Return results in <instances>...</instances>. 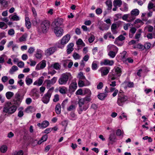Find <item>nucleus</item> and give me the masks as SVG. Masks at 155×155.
Wrapping results in <instances>:
<instances>
[{"instance_id":"nucleus-1","label":"nucleus","mask_w":155,"mask_h":155,"mask_svg":"<svg viewBox=\"0 0 155 155\" xmlns=\"http://www.w3.org/2000/svg\"><path fill=\"white\" fill-rule=\"evenodd\" d=\"M91 100V99L90 97H87L81 98L79 100L78 112L79 114H81L83 111H86L87 110L89 107L88 103Z\"/></svg>"},{"instance_id":"nucleus-2","label":"nucleus","mask_w":155,"mask_h":155,"mask_svg":"<svg viewBox=\"0 0 155 155\" xmlns=\"http://www.w3.org/2000/svg\"><path fill=\"white\" fill-rule=\"evenodd\" d=\"M73 78V77L70 73L66 72L62 74L58 79V82L61 85H64L67 84L68 80H71Z\"/></svg>"},{"instance_id":"nucleus-3","label":"nucleus","mask_w":155,"mask_h":155,"mask_svg":"<svg viewBox=\"0 0 155 155\" xmlns=\"http://www.w3.org/2000/svg\"><path fill=\"white\" fill-rule=\"evenodd\" d=\"M17 108L11 102H8L5 105L3 111L5 113L12 114L16 111Z\"/></svg>"},{"instance_id":"nucleus-4","label":"nucleus","mask_w":155,"mask_h":155,"mask_svg":"<svg viewBox=\"0 0 155 155\" xmlns=\"http://www.w3.org/2000/svg\"><path fill=\"white\" fill-rule=\"evenodd\" d=\"M115 72L110 74L108 75L110 80H114L120 77L121 74L122 70L121 66H115L114 68Z\"/></svg>"},{"instance_id":"nucleus-5","label":"nucleus","mask_w":155,"mask_h":155,"mask_svg":"<svg viewBox=\"0 0 155 155\" xmlns=\"http://www.w3.org/2000/svg\"><path fill=\"white\" fill-rule=\"evenodd\" d=\"M71 37L69 34L65 35L62 38L61 42L57 45V47L59 48H63L64 45L69 41Z\"/></svg>"},{"instance_id":"nucleus-6","label":"nucleus","mask_w":155,"mask_h":155,"mask_svg":"<svg viewBox=\"0 0 155 155\" xmlns=\"http://www.w3.org/2000/svg\"><path fill=\"white\" fill-rule=\"evenodd\" d=\"M128 99L127 96L124 95H120L119 94L117 101V103L118 105L120 106H122L126 102Z\"/></svg>"},{"instance_id":"nucleus-7","label":"nucleus","mask_w":155,"mask_h":155,"mask_svg":"<svg viewBox=\"0 0 155 155\" xmlns=\"http://www.w3.org/2000/svg\"><path fill=\"white\" fill-rule=\"evenodd\" d=\"M50 24L48 21H45L42 23L39 30L40 32L42 31L43 33L46 32L48 30Z\"/></svg>"},{"instance_id":"nucleus-8","label":"nucleus","mask_w":155,"mask_h":155,"mask_svg":"<svg viewBox=\"0 0 155 155\" xmlns=\"http://www.w3.org/2000/svg\"><path fill=\"white\" fill-rule=\"evenodd\" d=\"M52 89V88L50 89L42 97L41 101L44 104H47L49 102L51 95Z\"/></svg>"},{"instance_id":"nucleus-9","label":"nucleus","mask_w":155,"mask_h":155,"mask_svg":"<svg viewBox=\"0 0 155 155\" xmlns=\"http://www.w3.org/2000/svg\"><path fill=\"white\" fill-rule=\"evenodd\" d=\"M23 98V96H21L19 93H17L14 96L13 99V101L15 104L19 105L21 102Z\"/></svg>"},{"instance_id":"nucleus-10","label":"nucleus","mask_w":155,"mask_h":155,"mask_svg":"<svg viewBox=\"0 0 155 155\" xmlns=\"http://www.w3.org/2000/svg\"><path fill=\"white\" fill-rule=\"evenodd\" d=\"M54 32L57 37H61L64 34V30L60 26H55Z\"/></svg>"},{"instance_id":"nucleus-11","label":"nucleus","mask_w":155,"mask_h":155,"mask_svg":"<svg viewBox=\"0 0 155 155\" xmlns=\"http://www.w3.org/2000/svg\"><path fill=\"white\" fill-rule=\"evenodd\" d=\"M77 88L76 81L75 80H73L69 86V91L70 92H74Z\"/></svg>"},{"instance_id":"nucleus-12","label":"nucleus","mask_w":155,"mask_h":155,"mask_svg":"<svg viewBox=\"0 0 155 155\" xmlns=\"http://www.w3.org/2000/svg\"><path fill=\"white\" fill-rule=\"evenodd\" d=\"M110 70V68L109 67H102L99 71L101 72V76L103 77L107 75L109 72Z\"/></svg>"},{"instance_id":"nucleus-13","label":"nucleus","mask_w":155,"mask_h":155,"mask_svg":"<svg viewBox=\"0 0 155 155\" xmlns=\"http://www.w3.org/2000/svg\"><path fill=\"white\" fill-rule=\"evenodd\" d=\"M78 84L79 87H82L88 86L90 83L87 80H79Z\"/></svg>"},{"instance_id":"nucleus-14","label":"nucleus","mask_w":155,"mask_h":155,"mask_svg":"<svg viewBox=\"0 0 155 155\" xmlns=\"http://www.w3.org/2000/svg\"><path fill=\"white\" fill-rule=\"evenodd\" d=\"M49 124V122L47 121H44L41 124L38 123L37 124V126L40 128H45L47 127Z\"/></svg>"},{"instance_id":"nucleus-15","label":"nucleus","mask_w":155,"mask_h":155,"mask_svg":"<svg viewBox=\"0 0 155 155\" xmlns=\"http://www.w3.org/2000/svg\"><path fill=\"white\" fill-rule=\"evenodd\" d=\"M55 51V49L54 47L48 48L45 51V54L47 55H50L53 54Z\"/></svg>"},{"instance_id":"nucleus-16","label":"nucleus","mask_w":155,"mask_h":155,"mask_svg":"<svg viewBox=\"0 0 155 155\" xmlns=\"http://www.w3.org/2000/svg\"><path fill=\"white\" fill-rule=\"evenodd\" d=\"M109 140L110 143H111L112 144L115 142L116 141L117 138L115 134H110L109 136Z\"/></svg>"},{"instance_id":"nucleus-17","label":"nucleus","mask_w":155,"mask_h":155,"mask_svg":"<svg viewBox=\"0 0 155 155\" xmlns=\"http://www.w3.org/2000/svg\"><path fill=\"white\" fill-rule=\"evenodd\" d=\"M74 44L72 43L69 44L67 46V52L68 54H70L73 50Z\"/></svg>"},{"instance_id":"nucleus-18","label":"nucleus","mask_w":155,"mask_h":155,"mask_svg":"<svg viewBox=\"0 0 155 155\" xmlns=\"http://www.w3.org/2000/svg\"><path fill=\"white\" fill-rule=\"evenodd\" d=\"M123 85L124 86V88L126 89L127 87H133L134 84L132 82L125 81L123 83Z\"/></svg>"},{"instance_id":"nucleus-19","label":"nucleus","mask_w":155,"mask_h":155,"mask_svg":"<svg viewBox=\"0 0 155 155\" xmlns=\"http://www.w3.org/2000/svg\"><path fill=\"white\" fill-rule=\"evenodd\" d=\"M63 22V19L62 18L55 19L54 21L55 26H60L61 25Z\"/></svg>"},{"instance_id":"nucleus-20","label":"nucleus","mask_w":155,"mask_h":155,"mask_svg":"<svg viewBox=\"0 0 155 155\" xmlns=\"http://www.w3.org/2000/svg\"><path fill=\"white\" fill-rule=\"evenodd\" d=\"M118 48L114 45H109L107 47V50L108 51H118Z\"/></svg>"},{"instance_id":"nucleus-21","label":"nucleus","mask_w":155,"mask_h":155,"mask_svg":"<svg viewBox=\"0 0 155 155\" xmlns=\"http://www.w3.org/2000/svg\"><path fill=\"white\" fill-rule=\"evenodd\" d=\"M125 39V37L124 36L122 35H120L118 37V40H117V39H116L115 41L114 42V43L115 44L117 45L118 46H121L122 45V44H120L118 43L120 41H123Z\"/></svg>"},{"instance_id":"nucleus-22","label":"nucleus","mask_w":155,"mask_h":155,"mask_svg":"<svg viewBox=\"0 0 155 155\" xmlns=\"http://www.w3.org/2000/svg\"><path fill=\"white\" fill-rule=\"evenodd\" d=\"M44 79L43 76L41 77L38 80L35 81L34 82L33 84L38 86H41L43 82Z\"/></svg>"},{"instance_id":"nucleus-23","label":"nucleus","mask_w":155,"mask_h":155,"mask_svg":"<svg viewBox=\"0 0 155 155\" xmlns=\"http://www.w3.org/2000/svg\"><path fill=\"white\" fill-rule=\"evenodd\" d=\"M43 51L41 49H38L36 51V53L35 54L36 58H37L40 59L42 56Z\"/></svg>"},{"instance_id":"nucleus-24","label":"nucleus","mask_w":155,"mask_h":155,"mask_svg":"<svg viewBox=\"0 0 155 155\" xmlns=\"http://www.w3.org/2000/svg\"><path fill=\"white\" fill-rule=\"evenodd\" d=\"M114 61L113 60H110L107 59H105L103 63L104 65H108L112 66L114 64Z\"/></svg>"},{"instance_id":"nucleus-25","label":"nucleus","mask_w":155,"mask_h":155,"mask_svg":"<svg viewBox=\"0 0 155 155\" xmlns=\"http://www.w3.org/2000/svg\"><path fill=\"white\" fill-rule=\"evenodd\" d=\"M25 25L28 29L30 28L31 27V23L30 21L29 18L26 17L25 18Z\"/></svg>"},{"instance_id":"nucleus-26","label":"nucleus","mask_w":155,"mask_h":155,"mask_svg":"<svg viewBox=\"0 0 155 155\" xmlns=\"http://www.w3.org/2000/svg\"><path fill=\"white\" fill-rule=\"evenodd\" d=\"M32 96L34 99H37L39 97V94L38 92L35 89H33L31 91Z\"/></svg>"},{"instance_id":"nucleus-27","label":"nucleus","mask_w":155,"mask_h":155,"mask_svg":"<svg viewBox=\"0 0 155 155\" xmlns=\"http://www.w3.org/2000/svg\"><path fill=\"white\" fill-rule=\"evenodd\" d=\"M61 105L59 104H58L55 106V112L57 114H59L61 113Z\"/></svg>"},{"instance_id":"nucleus-28","label":"nucleus","mask_w":155,"mask_h":155,"mask_svg":"<svg viewBox=\"0 0 155 155\" xmlns=\"http://www.w3.org/2000/svg\"><path fill=\"white\" fill-rule=\"evenodd\" d=\"M117 25L116 24H113L111 26V30L114 34H116L117 32Z\"/></svg>"},{"instance_id":"nucleus-29","label":"nucleus","mask_w":155,"mask_h":155,"mask_svg":"<svg viewBox=\"0 0 155 155\" xmlns=\"http://www.w3.org/2000/svg\"><path fill=\"white\" fill-rule=\"evenodd\" d=\"M122 4L121 0H114L113 2V5L114 6H118L120 7Z\"/></svg>"},{"instance_id":"nucleus-30","label":"nucleus","mask_w":155,"mask_h":155,"mask_svg":"<svg viewBox=\"0 0 155 155\" xmlns=\"http://www.w3.org/2000/svg\"><path fill=\"white\" fill-rule=\"evenodd\" d=\"M48 138V136L47 135L43 136L41 139V140L38 141V144H40L43 142L47 140Z\"/></svg>"},{"instance_id":"nucleus-31","label":"nucleus","mask_w":155,"mask_h":155,"mask_svg":"<svg viewBox=\"0 0 155 155\" xmlns=\"http://www.w3.org/2000/svg\"><path fill=\"white\" fill-rule=\"evenodd\" d=\"M14 93L11 91H8L5 94V96L8 99H10L14 96Z\"/></svg>"},{"instance_id":"nucleus-32","label":"nucleus","mask_w":155,"mask_h":155,"mask_svg":"<svg viewBox=\"0 0 155 155\" xmlns=\"http://www.w3.org/2000/svg\"><path fill=\"white\" fill-rule=\"evenodd\" d=\"M118 51H109L108 53V55L111 58H114L115 56Z\"/></svg>"},{"instance_id":"nucleus-33","label":"nucleus","mask_w":155,"mask_h":155,"mask_svg":"<svg viewBox=\"0 0 155 155\" xmlns=\"http://www.w3.org/2000/svg\"><path fill=\"white\" fill-rule=\"evenodd\" d=\"M130 13L135 17L139 15V11L137 9H134L131 11Z\"/></svg>"},{"instance_id":"nucleus-34","label":"nucleus","mask_w":155,"mask_h":155,"mask_svg":"<svg viewBox=\"0 0 155 155\" xmlns=\"http://www.w3.org/2000/svg\"><path fill=\"white\" fill-rule=\"evenodd\" d=\"M27 36V34L26 33H25L19 38V41L20 42H21L26 41Z\"/></svg>"},{"instance_id":"nucleus-35","label":"nucleus","mask_w":155,"mask_h":155,"mask_svg":"<svg viewBox=\"0 0 155 155\" xmlns=\"http://www.w3.org/2000/svg\"><path fill=\"white\" fill-rule=\"evenodd\" d=\"M98 62L96 61H94L92 64L91 68L92 70H96L97 68V64Z\"/></svg>"},{"instance_id":"nucleus-36","label":"nucleus","mask_w":155,"mask_h":155,"mask_svg":"<svg viewBox=\"0 0 155 155\" xmlns=\"http://www.w3.org/2000/svg\"><path fill=\"white\" fill-rule=\"evenodd\" d=\"M84 94H87L88 96L87 97H90L91 94V90L89 89L84 88Z\"/></svg>"},{"instance_id":"nucleus-37","label":"nucleus","mask_w":155,"mask_h":155,"mask_svg":"<svg viewBox=\"0 0 155 155\" xmlns=\"http://www.w3.org/2000/svg\"><path fill=\"white\" fill-rule=\"evenodd\" d=\"M67 91V88L65 87H59V92L62 94H64L66 93Z\"/></svg>"},{"instance_id":"nucleus-38","label":"nucleus","mask_w":155,"mask_h":155,"mask_svg":"<svg viewBox=\"0 0 155 155\" xmlns=\"http://www.w3.org/2000/svg\"><path fill=\"white\" fill-rule=\"evenodd\" d=\"M14 14V15H12L11 19L13 21H18L19 20L20 18L19 16L17 15L15 13Z\"/></svg>"},{"instance_id":"nucleus-39","label":"nucleus","mask_w":155,"mask_h":155,"mask_svg":"<svg viewBox=\"0 0 155 155\" xmlns=\"http://www.w3.org/2000/svg\"><path fill=\"white\" fill-rule=\"evenodd\" d=\"M18 69V68L15 65L13 66L10 69L9 73L11 74H13L14 72Z\"/></svg>"},{"instance_id":"nucleus-40","label":"nucleus","mask_w":155,"mask_h":155,"mask_svg":"<svg viewBox=\"0 0 155 155\" xmlns=\"http://www.w3.org/2000/svg\"><path fill=\"white\" fill-rule=\"evenodd\" d=\"M147 8L149 10L153 9V11H155V5L151 2H149L148 4Z\"/></svg>"},{"instance_id":"nucleus-41","label":"nucleus","mask_w":155,"mask_h":155,"mask_svg":"<svg viewBox=\"0 0 155 155\" xmlns=\"http://www.w3.org/2000/svg\"><path fill=\"white\" fill-rule=\"evenodd\" d=\"M8 27L7 25L4 22H0V28L2 29H5Z\"/></svg>"},{"instance_id":"nucleus-42","label":"nucleus","mask_w":155,"mask_h":155,"mask_svg":"<svg viewBox=\"0 0 155 155\" xmlns=\"http://www.w3.org/2000/svg\"><path fill=\"white\" fill-rule=\"evenodd\" d=\"M107 94L104 93H101L98 95V98L101 100H102L107 97Z\"/></svg>"},{"instance_id":"nucleus-43","label":"nucleus","mask_w":155,"mask_h":155,"mask_svg":"<svg viewBox=\"0 0 155 155\" xmlns=\"http://www.w3.org/2000/svg\"><path fill=\"white\" fill-rule=\"evenodd\" d=\"M128 19L127 21L128 22H131L133 21L134 19L135 18V17L133 15H131V14H128Z\"/></svg>"},{"instance_id":"nucleus-44","label":"nucleus","mask_w":155,"mask_h":155,"mask_svg":"<svg viewBox=\"0 0 155 155\" xmlns=\"http://www.w3.org/2000/svg\"><path fill=\"white\" fill-rule=\"evenodd\" d=\"M127 52L125 51H123L121 54L120 58L123 61L125 60Z\"/></svg>"},{"instance_id":"nucleus-45","label":"nucleus","mask_w":155,"mask_h":155,"mask_svg":"<svg viewBox=\"0 0 155 155\" xmlns=\"http://www.w3.org/2000/svg\"><path fill=\"white\" fill-rule=\"evenodd\" d=\"M78 78H79V80H87L85 77L83 75V73L81 72L78 74Z\"/></svg>"},{"instance_id":"nucleus-46","label":"nucleus","mask_w":155,"mask_h":155,"mask_svg":"<svg viewBox=\"0 0 155 155\" xmlns=\"http://www.w3.org/2000/svg\"><path fill=\"white\" fill-rule=\"evenodd\" d=\"M45 83L46 84L47 88H49L51 85H53L52 83L50 81V80H46L45 81Z\"/></svg>"},{"instance_id":"nucleus-47","label":"nucleus","mask_w":155,"mask_h":155,"mask_svg":"<svg viewBox=\"0 0 155 155\" xmlns=\"http://www.w3.org/2000/svg\"><path fill=\"white\" fill-rule=\"evenodd\" d=\"M25 82L27 85H29L32 83L33 80L31 78L27 77L25 79Z\"/></svg>"},{"instance_id":"nucleus-48","label":"nucleus","mask_w":155,"mask_h":155,"mask_svg":"<svg viewBox=\"0 0 155 155\" xmlns=\"http://www.w3.org/2000/svg\"><path fill=\"white\" fill-rule=\"evenodd\" d=\"M7 150V147L6 145H3L0 148V150L1 152L3 153H5Z\"/></svg>"},{"instance_id":"nucleus-49","label":"nucleus","mask_w":155,"mask_h":155,"mask_svg":"<svg viewBox=\"0 0 155 155\" xmlns=\"http://www.w3.org/2000/svg\"><path fill=\"white\" fill-rule=\"evenodd\" d=\"M53 68L56 70H59L61 68V66L58 63H55L53 65Z\"/></svg>"},{"instance_id":"nucleus-50","label":"nucleus","mask_w":155,"mask_h":155,"mask_svg":"<svg viewBox=\"0 0 155 155\" xmlns=\"http://www.w3.org/2000/svg\"><path fill=\"white\" fill-rule=\"evenodd\" d=\"M123 6V7L120 8V9L123 12H127L128 10L127 5L126 4H124Z\"/></svg>"},{"instance_id":"nucleus-51","label":"nucleus","mask_w":155,"mask_h":155,"mask_svg":"<svg viewBox=\"0 0 155 155\" xmlns=\"http://www.w3.org/2000/svg\"><path fill=\"white\" fill-rule=\"evenodd\" d=\"M135 48H137L141 50H143L144 49V45L140 44H138L137 45L134 47Z\"/></svg>"},{"instance_id":"nucleus-52","label":"nucleus","mask_w":155,"mask_h":155,"mask_svg":"<svg viewBox=\"0 0 155 155\" xmlns=\"http://www.w3.org/2000/svg\"><path fill=\"white\" fill-rule=\"evenodd\" d=\"M116 134L118 136L122 135V136L123 137L124 132L123 130L122 131L120 129H118L117 130Z\"/></svg>"},{"instance_id":"nucleus-53","label":"nucleus","mask_w":155,"mask_h":155,"mask_svg":"<svg viewBox=\"0 0 155 155\" xmlns=\"http://www.w3.org/2000/svg\"><path fill=\"white\" fill-rule=\"evenodd\" d=\"M77 44L78 45H81L82 46H85V44L81 39H79L76 42Z\"/></svg>"},{"instance_id":"nucleus-54","label":"nucleus","mask_w":155,"mask_h":155,"mask_svg":"<svg viewBox=\"0 0 155 155\" xmlns=\"http://www.w3.org/2000/svg\"><path fill=\"white\" fill-rule=\"evenodd\" d=\"M139 23L140 24V26H139L138 27H137L138 28L140 27V26L141 25H142L143 24V22L140 19H136L135 20L134 23L135 24H136Z\"/></svg>"},{"instance_id":"nucleus-55","label":"nucleus","mask_w":155,"mask_h":155,"mask_svg":"<svg viewBox=\"0 0 155 155\" xmlns=\"http://www.w3.org/2000/svg\"><path fill=\"white\" fill-rule=\"evenodd\" d=\"M73 56L75 60L79 59L81 57L79 54L76 52H74L73 53Z\"/></svg>"},{"instance_id":"nucleus-56","label":"nucleus","mask_w":155,"mask_h":155,"mask_svg":"<svg viewBox=\"0 0 155 155\" xmlns=\"http://www.w3.org/2000/svg\"><path fill=\"white\" fill-rule=\"evenodd\" d=\"M41 65V68L42 69L44 68L46 65V61L45 60H42L41 63H39Z\"/></svg>"},{"instance_id":"nucleus-57","label":"nucleus","mask_w":155,"mask_h":155,"mask_svg":"<svg viewBox=\"0 0 155 155\" xmlns=\"http://www.w3.org/2000/svg\"><path fill=\"white\" fill-rule=\"evenodd\" d=\"M25 64L24 62L20 61L17 63L18 66L20 68H22L24 67Z\"/></svg>"},{"instance_id":"nucleus-58","label":"nucleus","mask_w":155,"mask_h":155,"mask_svg":"<svg viewBox=\"0 0 155 155\" xmlns=\"http://www.w3.org/2000/svg\"><path fill=\"white\" fill-rule=\"evenodd\" d=\"M106 4L109 8H111L112 6V3L109 0L107 1L106 2Z\"/></svg>"},{"instance_id":"nucleus-59","label":"nucleus","mask_w":155,"mask_h":155,"mask_svg":"<svg viewBox=\"0 0 155 155\" xmlns=\"http://www.w3.org/2000/svg\"><path fill=\"white\" fill-rule=\"evenodd\" d=\"M151 46V44L150 43L147 42L145 44L144 47V49H148L150 48Z\"/></svg>"},{"instance_id":"nucleus-60","label":"nucleus","mask_w":155,"mask_h":155,"mask_svg":"<svg viewBox=\"0 0 155 155\" xmlns=\"http://www.w3.org/2000/svg\"><path fill=\"white\" fill-rule=\"evenodd\" d=\"M75 94L76 95H83V91L81 89H79L75 93Z\"/></svg>"},{"instance_id":"nucleus-61","label":"nucleus","mask_w":155,"mask_h":155,"mask_svg":"<svg viewBox=\"0 0 155 155\" xmlns=\"http://www.w3.org/2000/svg\"><path fill=\"white\" fill-rule=\"evenodd\" d=\"M76 107L75 105H72L70 106L67 108V110L69 111H71L74 110L75 109Z\"/></svg>"},{"instance_id":"nucleus-62","label":"nucleus","mask_w":155,"mask_h":155,"mask_svg":"<svg viewBox=\"0 0 155 155\" xmlns=\"http://www.w3.org/2000/svg\"><path fill=\"white\" fill-rule=\"evenodd\" d=\"M5 56V55H2L0 56V63L3 64L5 62L4 58Z\"/></svg>"},{"instance_id":"nucleus-63","label":"nucleus","mask_w":155,"mask_h":155,"mask_svg":"<svg viewBox=\"0 0 155 155\" xmlns=\"http://www.w3.org/2000/svg\"><path fill=\"white\" fill-rule=\"evenodd\" d=\"M35 51V49L34 47H30L29 48L28 50V52L30 54H32Z\"/></svg>"},{"instance_id":"nucleus-64","label":"nucleus","mask_w":155,"mask_h":155,"mask_svg":"<svg viewBox=\"0 0 155 155\" xmlns=\"http://www.w3.org/2000/svg\"><path fill=\"white\" fill-rule=\"evenodd\" d=\"M15 31L12 29H11L8 30V34L11 36H13L15 34Z\"/></svg>"}]
</instances>
